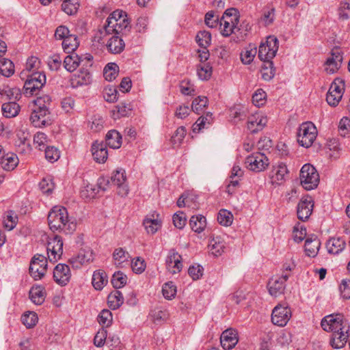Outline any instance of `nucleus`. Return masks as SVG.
<instances>
[{
  "label": "nucleus",
  "instance_id": "obj_1",
  "mask_svg": "<svg viewBox=\"0 0 350 350\" xmlns=\"http://www.w3.org/2000/svg\"><path fill=\"white\" fill-rule=\"evenodd\" d=\"M48 222L52 230H59L66 234L73 233L77 223L68 218L67 209L64 206H54L48 215Z\"/></svg>",
  "mask_w": 350,
  "mask_h": 350
},
{
  "label": "nucleus",
  "instance_id": "obj_2",
  "mask_svg": "<svg viewBox=\"0 0 350 350\" xmlns=\"http://www.w3.org/2000/svg\"><path fill=\"white\" fill-rule=\"evenodd\" d=\"M51 101V98L49 96L39 97L35 101L36 107L29 117L31 124L34 127L42 128L52 124L51 114L47 107L50 105Z\"/></svg>",
  "mask_w": 350,
  "mask_h": 350
},
{
  "label": "nucleus",
  "instance_id": "obj_3",
  "mask_svg": "<svg viewBox=\"0 0 350 350\" xmlns=\"http://www.w3.org/2000/svg\"><path fill=\"white\" fill-rule=\"evenodd\" d=\"M130 22L126 12L122 10H116L108 16L103 29L100 31L103 34H126L130 31Z\"/></svg>",
  "mask_w": 350,
  "mask_h": 350
},
{
  "label": "nucleus",
  "instance_id": "obj_4",
  "mask_svg": "<svg viewBox=\"0 0 350 350\" xmlns=\"http://www.w3.org/2000/svg\"><path fill=\"white\" fill-rule=\"evenodd\" d=\"M300 182L306 190L315 189L319 183V175L315 167L311 164H304L299 174Z\"/></svg>",
  "mask_w": 350,
  "mask_h": 350
},
{
  "label": "nucleus",
  "instance_id": "obj_5",
  "mask_svg": "<svg viewBox=\"0 0 350 350\" xmlns=\"http://www.w3.org/2000/svg\"><path fill=\"white\" fill-rule=\"evenodd\" d=\"M317 135V130L314 124L311 122L302 123L297 131V142L300 146L309 148L310 147Z\"/></svg>",
  "mask_w": 350,
  "mask_h": 350
},
{
  "label": "nucleus",
  "instance_id": "obj_6",
  "mask_svg": "<svg viewBox=\"0 0 350 350\" xmlns=\"http://www.w3.org/2000/svg\"><path fill=\"white\" fill-rule=\"evenodd\" d=\"M45 83V75L42 72H33L25 83L24 94L27 96L37 95Z\"/></svg>",
  "mask_w": 350,
  "mask_h": 350
},
{
  "label": "nucleus",
  "instance_id": "obj_7",
  "mask_svg": "<svg viewBox=\"0 0 350 350\" xmlns=\"http://www.w3.org/2000/svg\"><path fill=\"white\" fill-rule=\"evenodd\" d=\"M278 50V40L275 36H268L265 42L259 46L258 58L264 62L272 61Z\"/></svg>",
  "mask_w": 350,
  "mask_h": 350
},
{
  "label": "nucleus",
  "instance_id": "obj_8",
  "mask_svg": "<svg viewBox=\"0 0 350 350\" xmlns=\"http://www.w3.org/2000/svg\"><path fill=\"white\" fill-rule=\"evenodd\" d=\"M47 269V259L42 254H35L31 258L29 266V274L35 280L42 279Z\"/></svg>",
  "mask_w": 350,
  "mask_h": 350
},
{
  "label": "nucleus",
  "instance_id": "obj_9",
  "mask_svg": "<svg viewBox=\"0 0 350 350\" xmlns=\"http://www.w3.org/2000/svg\"><path fill=\"white\" fill-rule=\"evenodd\" d=\"M269 165V159L265 153L255 152L245 159V166L251 171L260 172L266 169Z\"/></svg>",
  "mask_w": 350,
  "mask_h": 350
},
{
  "label": "nucleus",
  "instance_id": "obj_10",
  "mask_svg": "<svg viewBox=\"0 0 350 350\" xmlns=\"http://www.w3.org/2000/svg\"><path fill=\"white\" fill-rule=\"evenodd\" d=\"M291 317V308L286 304H278L273 309L271 321L275 325L285 326Z\"/></svg>",
  "mask_w": 350,
  "mask_h": 350
},
{
  "label": "nucleus",
  "instance_id": "obj_11",
  "mask_svg": "<svg viewBox=\"0 0 350 350\" xmlns=\"http://www.w3.org/2000/svg\"><path fill=\"white\" fill-rule=\"evenodd\" d=\"M47 254L50 261L55 262L63 254V241L58 235L50 238L47 243Z\"/></svg>",
  "mask_w": 350,
  "mask_h": 350
},
{
  "label": "nucleus",
  "instance_id": "obj_12",
  "mask_svg": "<svg viewBox=\"0 0 350 350\" xmlns=\"http://www.w3.org/2000/svg\"><path fill=\"white\" fill-rule=\"evenodd\" d=\"M344 83L341 80L336 79L331 84L326 96V100L330 106L338 105L342 97Z\"/></svg>",
  "mask_w": 350,
  "mask_h": 350
},
{
  "label": "nucleus",
  "instance_id": "obj_13",
  "mask_svg": "<svg viewBox=\"0 0 350 350\" xmlns=\"http://www.w3.org/2000/svg\"><path fill=\"white\" fill-rule=\"evenodd\" d=\"M126 177L123 169H118L113 172L111 177V183L118 187V194L121 197H125L129 193V187L125 184Z\"/></svg>",
  "mask_w": 350,
  "mask_h": 350
},
{
  "label": "nucleus",
  "instance_id": "obj_14",
  "mask_svg": "<svg viewBox=\"0 0 350 350\" xmlns=\"http://www.w3.org/2000/svg\"><path fill=\"white\" fill-rule=\"evenodd\" d=\"M322 328L326 332L340 331L345 327V325H349L346 321H343L341 316L328 315L324 317L321 323Z\"/></svg>",
  "mask_w": 350,
  "mask_h": 350
},
{
  "label": "nucleus",
  "instance_id": "obj_15",
  "mask_svg": "<svg viewBox=\"0 0 350 350\" xmlns=\"http://www.w3.org/2000/svg\"><path fill=\"white\" fill-rule=\"evenodd\" d=\"M313 206L314 202L312 197L306 196L302 198L297 207L298 219L303 221H306L312 213Z\"/></svg>",
  "mask_w": 350,
  "mask_h": 350
},
{
  "label": "nucleus",
  "instance_id": "obj_16",
  "mask_svg": "<svg viewBox=\"0 0 350 350\" xmlns=\"http://www.w3.org/2000/svg\"><path fill=\"white\" fill-rule=\"evenodd\" d=\"M349 325H345V327L340 331H334L330 339V345L335 349L342 348L347 342H349Z\"/></svg>",
  "mask_w": 350,
  "mask_h": 350
},
{
  "label": "nucleus",
  "instance_id": "obj_17",
  "mask_svg": "<svg viewBox=\"0 0 350 350\" xmlns=\"http://www.w3.org/2000/svg\"><path fill=\"white\" fill-rule=\"evenodd\" d=\"M288 278V273H282L280 278H272L268 284L269 293L274 297L283 294L286 288L285 282Z\"/></svg>",
  "mask_w": 350,
  "mask_h": 350
},
{
  "label": "nucleus",
  "instance_id": "obj_18",
  "mask_svg": "<svg viewBox=\"0 0 350 350\" xmlns=\"http://www.w3.org/2000/svg\"><path fill=\"white\" fill-rule=\"evenodd\" d=\"M71 273L70 267L66 264H58L53 270V278L61 286L66 285L70 281Z\"/></svg>",
  "mask_w": 350,
  "mask_h": 350
},
{
  "label": "nucleus",
  "instance_id": "obj_19",
  "mask_svg": "<svg viewBox=\"0 0 350 350\" xmlns=\"http://www.w3.org/2000/svg\"><path fill=\"white\" fill-rule=\"evenodd\" d=\"M181 260V256L175 250H170L165 262L168 271L172 274L180 272L183 268Z\"/></svg>",
  "mask_w": 350,
  "mask_h": 350
},
{
  "label": "nucleus",
  "instance_id": "obj_20",
  "mask_svg": "<svg viewBox=\"0 0 350 350\" xmlns=\"http://www.w3.org/2000/svg\"><path fill=\"white\" fill-rule=\"evenodd\" d=\"M238 341L237 331L232 328L227 329L224 331L220 337L221 345L224 349L233 348L237 344Z\"/></svg>",
  "mask_w": 350,
  "mask_h": 350
},
{
  "label": "nucleus",
  "instance_id": "obj_21",
  "mask_svg": "<svg viewBox=\"0 0 350 350\" xmlns=\"http://www.w3.org/2000/svg\"><path fill=\"white\" fill-rule=\"evenodd\" d=\"M93 260L94 253L92 250L88 249L81 250L77 256L69 259V262L73 267L78 269L81 266L93 261Z\"/></svg>",
  "mask_w": 350,
  "mask_h": 350
},
{
  "label": "nucleus",
  "instance_id": "obj_22",
  "mask_svg": "<svg viewBox=\"0 0 350 350\" xmlns=\"http://www.w3.org/2000/svg\"><path fill=\"white\" fill-rule=\"evenodd\" d=\"M267 123V119L260 113H255L249 117L247 129L251 133H255L263 129Z\"/></svg>",
  "mask_w": 350,
  "mask_h": 350
},
{
  "label": "nucleus",
  "instance_id": "obj_23",
  "mask_svg": "<svg viewBox=\"0 0 350 350\" xmlns=\"http://www.w3.org/2000/svg\"><path fill=\"white\" fill-rule=\"evenodd\" d=\"M92 154L94 161L99 163H105L108 157V152L105 143L98 141L92 144L91 148Z\"/></svg>",
  "mask_w": 350,
  "mask_h": 350
},
{
  "label": "nucleus",
  "instance_id": "obj_24",
  "mask_svg": "<svg viewBox=\"0 0 350 350\" xmlns=\"http://www.w3.org/2000/svg\"><path fill=\"white\" fill-rule=\"evenodd\" d=\"M221 33L224 36H229L239 29L237 27L238 22L233 21L228 16H222L219 21Z\"/></svg>",
  "mask_w": 350,
  "mask_h": 350
},
{
  "label": "nucleus",
  "instance_id": "obj_25",
  "mask_svg": "<svg viewBox=\"0 0 350 350\" xmlns=\"http://www.w3.org/2000/svg\"><path fill=\"white\" fill-rule=\"evenodd\" d=\"M346 246L345 241L340 237L330 238L326 243L327 252L331 254H338Z\"/></svg>",
  "mask_w": 350,
  "mask_h": 350
},
{
  "label": "nucleus",
  "instance_id": "obj_26",
  "mask_svg": "<svg viewBox=\"0 0 350 350\" xmlns=\"http://www.w3.org/2000/svg\"><path fill=\"white\" fill-rule=\"evenodd\" d=\"M118 35L115 34L110 38L106 44L109 52L113 54L120 53L125 47L123 39Z\"/></svg>",
  "mask_w": 350,
  "mask_h": 350
},
{
  "label": "nucleus",
  "instance_id": "obj_27",
  "mask_svg": "<svg viewBox=\"0 0 350 350\" xmlns=\"http://www.w3.org/2000/svg\"><path fill=\"white\" fill-rule=\"evenodd\" d=\"M287 172L288 170L286 165L283 163H280L277 166H274L271 175L272 183L278 185L282 184L283 180H284Z\"/></svg>",
  "mask_w": 350,
  "mask_h": 350
},
{
  "label": "nucleus",
  "instance_id": "obj_28",
  "mask_svg": "<svg viewBox=\"0 0 350 350\" xmlns=\"http://www.w3.org/2000/svg\"><path fill=\"white\" fill-rule=\"evenodd\" d=\"M320 241L316 236L307 238L304 245L306 254L308 256H316L320 248Z\"/></svg>",
  "mask_w": 350,
  "mask_h": 350
},
{
  "label": "nucleus",
  "instance_id": "obj_29",
  "mask_svg": "<svg viewBox=\"0 0 350 350\" xmlns=\"http://www.w3.org/2000/svg\"><path fill=\"white\" fill-rule=\"evenodd\" d=\"M29 297L33 303L41 305L45 300L46 291L42 286H33L29 291Z\"/></svg>",
  "mask_w": 350,
  "mask_h": 350
},
{
  "label": "nucleus",
  "instance_id": "obj_30",
  "mask_svg": "<svg viewBox=\"0 0 350 350\" xmlns=\"http://www.w3.org/2000/svg\"><path fill=\"white\" fill-rule=\"evenodd\" d=\"M107 282V275L104 271L99 269L94 272L92 284L96 290H102Z\"/></svg>",
  "mask_w": 350,
  "mask_h": 350
},
{
  "label": "nucleus",
  "instance_id": "obj_31",
  "mask_svg": "<svg viewBox=\"0 0 350 350\" xmlns=\"http://www.w3.org/2000/svg\"><path fill=\"white\" fill-rule=\"evenodd\" d=\"M124 303V297L119 291L111 292L107 297V304L111 310L118 309Z\"/></svg>",
  "mask_w": 350,
  "mask_h": 350
},
{
  "label": "nucleus",
  "instance_id": "obj_32",
  "mask_svg": "<svg viewBox=\"0 0 350 350\" xmlns=\"http://www.w3.org/2000/svg\"><path fill=\"white\" fill-rule=\"evenodd\" d=\"M82 61L81 57L76 53L67 55L64 60V67L68 72L75 71Z\"/></svg>",
  "mask_w": 350,
  "mask_h": 350
},
{
  "label": "nucleus",
  "instance_id": "obj_33",
  "mask_svg": "<svg viewBox=\"0 0 350 350\" xmlns=\"http://www.w3.org/2000/svg\"><path fill=\"white\" fill-rule=\"evenodd\" d=\"M189 225L196 232H202L206 226V220L205 217L202 215H193L189 220Z\"/></svg>",
  "mask_w": 350,
  "mask_h": 350
},
{
  "label": "nucleus",
  "instance_id": "obj_34",
  "mask_svg": "<svg viewBox=\"0 0 350 350\" xmlns=\"http://www.w3.org/2000/svg\"><path fill=\"white\" fill-rule=\"evenodd\" d=\"M213 118L212 113L208 112L205 116H200L193 125V131L199 133L203 129L207 128L212 124Z\"/></svg>",
  "mask_w": 350,
  "mask_h": 350
},
{
  "label": "nucleus",
  "instance_id": "obj_35",
  "mask_svg": "<svg viewBox=\"0 0 350 350\" xmlns=\"http://www.w3.org/2000/svg\"><path fill=\"white\" fill-rule=\"evenodd\" d=\"M106 144L110 148H119L122 144V136L116 130L109 131L106 135Z\"/></svg>",
  "mask_w": 350,
  "mask_h": 350
},
{
  "label": "nucleus",
  "instance_id": "obj_36",
  "mask_svg": "<svg viewBox=\"0 0 350 350\" xmlns=\"http://www.w3.org/2000/svg\"><path fill=\"white\" fill-rule=\"evenodd\" d=\"M3 115L8 118L16 116L20 111V106L15 101L3 103L1 107Z\"/></svg>",
  "mask_w": 350,
  "mask_h": 350
},
{
  "label": "nucleus",
  "instance_id": "obj_37",
  "mask_svg": "<svg viewBox=\"0 0 350 350\" xmlns=\"http://www.w3.org/2000/svg\"><path fill=\"white\" fill-rule=\"evenodd\" d=\"M18 163V159L15 154H7L4 155L2 161L0 163V165L7 171H10L14 170Z\"/></svg>",
  "mask_w": 350,
  "mask_h": 350
},
{
  "label": "nucleus",
  "instance_id": "obj_38",
  "mask_svg": "<svg viewBox=\"0 0 350 350\" xmlns=\"http://www.w3.org/2000/svg\"><path fill=\"white\" fill-rule=\"evenodd\" d=\"M79 42L77 36L70 34L62 42V48L64 51L67 53H72L79 46Z\"/></svg>",
  "mask_w": 350,
  "mask_h": 350
},
{
  "label": "nucleus",
  "instance_id": "obj_39",
  "mask_svg": "<svg viewBox=\"0 0 350 350\" xmlns=\"http://www.w3.org/2000/svg\"><path fill=\"white\" fill-rule=\"evenodd\" d=\"M133 108L131 103H121L116 106V109L113 111V119H118L120 117L129 116L131 113Z\"/></svg>",
  "mask_w": 350,
  "mask_h": 350
},
{
  "label": "nucleus",
  "instance_id": "obj_40",
  "mask_svg": "<svg viewBox=\"0 0 350 350\" xmlns=\"http://www.w3.org/2000/svg\"><path fill=\"white\" fill-rule=\"evenodd\" d=\"M18 223V216L13 211H8L4 213L3 226L8 230H13Z\"/></svg>",
  "mask_w": 350,
  "mask_h": 350
},
{
  "label": "nucleus",
  "instance_id": "obj_41",
  "mask_svg": "<svg viewBox=\"0 0 350 350\" xmlns=\"http://www.w3.org/2000/svg\"><path fill=\"white\" fill-rule=\"evenodd\" d=\"M208 247L213 255L218 256L224 252L225 245L224 242L220 240V238L217 237L210 241Z\"/></svg>",
  "mask_w": 350,
  "mask_h": 350
},
{
  "label": "nucleus",
  "instance_id": "obj_42",
  "mask_svg": "<svg viewBox=\"0 0 350 350\" xmlns=\"http://www.w3.org/2000/svg\"><path fill=\"white\" fill-rule=\"evenodd\" d=\"M1 96H6L9 100H18L21 98L20 90L17 88H10L3 85L1 88Z\"/></svg>",
  "mask_w": 350,
  "mask_h": 350
},
{
  "label": "nucleus",
  "instance_id": "obj_43",
  "mask_svg": "<svg viewBox=\"0 0 350 350\" xmlns=\"http://www.w3.org/2000/svg\"><path fill=\"white\" fill-rule=\"evenodd\" d=\"M0 73L9 77L14 73V65L13 62L8 59H3L0 60Z\"/></svg>",
  "mask_w": 350,
  "mask_h": 350
},
{
  "label": "nucleus",
  "instance_id": "obj_44",
  "mask_svg": "<svg viewBox=\"0 0 350 350\" xmlns=\"http://www.w3.org/2000/svg\"><path fill=\"white\" fill-rule=\"evenodd\" d=\"M143 225L148 234H154L161 226L160 220L154 218H146Z\"/></svg>",
  "mask_w": 350,
  "mask_h": 350
},
{
  "label": "nucleus",
  "instance_id": "obj_45",
  "mask_svg": "<svg viewBox=\"0 0 350 350\" xmlns=\"http://www.w3.org/2000/svg\"><path fill=\"white\" fill-rule=\"evenodd\" d=\"M196 40L201 48H207L211 42V34L205 30L200 31L197 33Z\"/></svg>",
  "mask_w": 350,
  "mask_h": 350
},
{
  "label": "nucleus",
  "instance_id": "obj_46",
  "mask_svg": "<svg viewBox=\"0 0 350 350\" xmlns=\"http://www.w3.org/2000/svg\"><path fill=\"white\" fill-rule=\"evenodd\" d=\"M118 66L115 63L107 64L103 70V76L107 81H111L118 75Z\"/></svg>",
  "mask_w": 350,
  "mask_h": 350
},
{
  "label": "nucleus",
  "instance_id": "obj_47",
  "mask_svg": "<svg viewBox=\"0 0 350 350\" xmlns=\"http://www.w3.org/2000/svg\"><path fill=\"white\" fill-rule=\"evenodd\" d=\"M33 144L36 145V148L43 150L49 146L48 137L42 132H38L33 137Z\"/></svg>",
  "mask_w": 350,
  "mask_h": 350
},
{
  "label": "nucleus",
  "instance_id": "obj_48",
  "mask_svg": "<svg viewBox=\"0 0 350 350\" xmlns=\"http://www.w3.org/2000/svg\"><path fill=\"white\" fill-rule=\"evenodd\" d=\"M79 0H64L62 8L67 14H75L79 8Z\"/></svg>",
  "mask_w": 350,
  "mask_h": 350
},
{
  "label": "nucleus",
  "instance_id": "obj_49",
  "mask_svg": "<svg viewBox=\"0 0 350 350\" xmlns=\"http://www.w3.org/2000/svg\"><path fill=\"white\" fill-rule=\"evenodd\" d=\"M207 97L200 96L193 100L191 109L195 113L199 114L207 106Z\"/></svg>",
  "mask_w": 350,
  "mask_h": 350
},
{
  "label": "nucleus",
  "instance_id": "obj_50",
  "mask_svg": "<svg viewBox=\"0 0 350 350\" xmlns=\"http://www.w3.org/2000/svg\"><path fill=\"white\" fill-rule=\"evenodd\" d=\"M118 92L114 86L107 85L105 87L103 94L107 102L114 103L118 99Z\"/></svg>",
  "mask_w": 350,
  "mask_h": 350
},
{
  "label": "nucleus",
  "instance_id": "obj_51",
  "mask_svg": "<svg viewBox=\"0 0 350 350\" xmlns=\"http://www.w3.org/2000/svg\"><path fill=\"white\" fill-rule=\"evenodd\" d=\"M127 282V276L121 271L113 273L111 278V284L115 288L123 287Z\"/></svg>",
  "mask_w": 350,
  "mask_h": 350
},
{
  "label": "nucleus",
  "instance_id": "obj_52",
  "mask_svg": "<svg viewBox=\"0 0 350 350\" xmlns=\"http://www.w3.org/2000/svg\"><path fill=\"white\" fill-rule=\"evenodd\" d=\"M233 216L232 214L226 210L221 209L219 211L217 215V221L218 222L224 226H230L232 223Z\"/></svg>",
  "mask_w": 350,
  "mask_h": 350
},
{
  "label": "nucleus",
  "instance_id": "obj_53",
  "mask_svg": "<svg viewBox=\"0 0 350 350\" xmlns=\"http://www.w3.org/2000/svg\"><path fill=\"white\" fill-rule=\"evenodd\" d=\"M262 77L265 80H270L275 75V68L273 67V63L272 61L268 62H264V65L261 70Z\"/></svg>",
  "mask_w": 350,
  "mask_h": 350
},
{
  "label": "nucleus",
  "instance_id": "obj_54",
  "mask_svg": "<svg viewBox=\"0 0 350 350\" xmlns=\"http://www.w3.org/2000/svg\"><path fill=\"white\" fill-rule=\"evenodd\" d=\"M112 313L110 310L107 309L103 310L98 317V321L103 327L110 326L112 323Z\"/></svg>",
  "mask_w": 350,
  "mask_h": 350
},
{
  "label": "nucleus",
  "instance_id": "obj_55",
  "mask_svg": "<svg viewBox=\"0 0 350 350\" xmlns=\"http://www.w3.org/2000/svg\"><path fill=\"white\" fill-rule=\"evenodd\" d=\"M162 293L164 297L167 299H172L176 294V287L173 282L165 283L162 287Z\"/></svg>",
  "mask_w": 350,
  "mask_h": 350
},
{
  "label": "nucleus",
  "instance_id": "obj_56",
  "mask_svg": "<svg viewBox=\"0 0 350 350\" xmlns=\"http://www.w3.org/2000/svg\"><path fill=\"white\" fill-rule=\"evenodd\" d=\"M256 53V48L250 46V48H247L245 51L241 53V60L242 63L244 64H250L253 61Z\"/></svg>",
  "mask_w": 350,
  "mask_h": 350
},
{
  "label": "nucleus",
  "instance_id": "obj_57",
  "mask_svg": "<svg viewBox=\"0 0 350 350\" xmlns=\"http://www.w3.org/2000/svg\"><path fill=\"white\" fill-rule=\"evenodd\" d=\"M38 316L34 312H29L22 316V322L27 327L31 328L36 325L38 322Z\"/></svg>",
  "mask_w": 350,
  "mask_h": 350
},
{
  "label": "nucleus",
  "instance_id": "obj_58",
  "mask_svg": "<svg viewBox=\"0 0 350 350\" xmlns=\"http://www.w3.org/2000/svg\"><path fill=\"white\" fill-rule=\"evenodd\" d=\"M45 158L51 163L56 161L60 157L58 149L54 146H48L44 149Z\"/></svg>",
  "mask_w": 350,
  "mask_h": 350
},
{
  "label": "nucleus",
  "instance_id": "obj_59",
  "mask_svg": "<svg viewBox=\"0 0 350 350\" xmlns=\"http://www.w3.org/2000/svg\"><path fill=\"white\" fill-rule=\"evenodd\" d=\"M111 183V180L105 177H100L97 180V189L90 187V189L92 191V196H94L96 193L99 192L100 190L105 191L107 189L108 186Z\"/></svg>",
  "mask_w": 350,
  "mask_h": 350
},
{
  "label": "nucleus",
  "instance_id": "obj_60",
  "mask_svg": "<svg viewBox=\"0 0 350 350\" xmlns=\"http://www.w3.org/2000/svg\"><path fill=\"white\" fill-rule=\"evenodd\" d=\"M113 258L116 262L121 265L125 261H127L128 258H129V254L122 247H119L116 249L113 252Z\"/></svg>",
  "mask_w": 350,
  "mask_h": 350
},
{
  "label": "nucleus",
  "instance_id": "obj_61",
  "mask_svg": "<svg viewBox=\"0 0 350 350\" xmlns=\"http://www.w3.org/2000/svg\"><path fill=\"white\" fill-rule=\"evenodd\" d=\"M187 131L184 126L178 127L172 136L171 142L174 145L179 146L186 135Z\"/></svg>",
  "mask_w": 350,
  "mask_h": 350
},
{
  "label": "nucleus",
  "instance_id": "obj_62",
  "mask_svg": "<svg viewBox=\"0 0 350 350\" xmlns=\"http://www.w3.org/2000/svg\"><path fill=\"white\" fill-rule=\"evenodd\" d=\"M275 19V8L267 7L264 10L261 20L266 26L273 23Z\"/></svg>",
  "mask_w": 350,
  "mask_h": 350
},
{
  "label": "nucleus",
  "instance_id": "obj_63",
  "mask_svg": "<svg viewBox=\"0 0 350 350\" xmlns=\"http://www.w3.org/2000/svg\"><path fill=\"white\" fill-rule=\"evenodd\" d=\"M40 190L46 194H50L54 189V183L50 178H44L39 183Z\"/></svg>",
  "mask_w": 350,
  "mask_h": 350
},
{
  "label": "nucleus",
  "instance_id": "obj_64",
  "mask_svg": "<svg viewBox=\"0 0 350 350\" xmlns=\"http://www.w3.org/2000/svg\"><path fill=\"white\" fill-rule=\"evenodd\" d=\"M107 332L103 327L98 331L94 338V344L98 347H103L107 342Z\"/></svg>",
  "mask_w": 350,
  "mask_h": 350
}]
</instances>
